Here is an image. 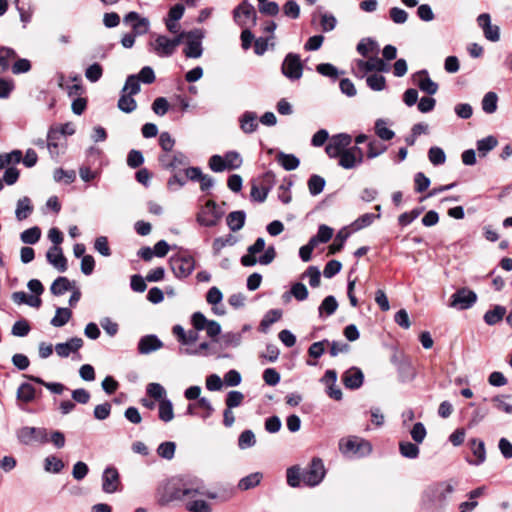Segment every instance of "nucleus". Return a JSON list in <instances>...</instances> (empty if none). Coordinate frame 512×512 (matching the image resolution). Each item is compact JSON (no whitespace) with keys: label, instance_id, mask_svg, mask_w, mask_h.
<instances>
[{"label":"nucleus","instance_id":"46","mask_svg":"<svg viewBox=\"0 0 512 512\" xmlns=\"http://www.w3.org/2000/svg\"><path fill=\"white\" fill-rule=\"evenodd\" d=\"M40 237L41 230L37 226L26 229L20 234V239L24 244H35L39 241Z\"/></svg>","mask_w":512,"mask_h":512},{"label":"nucleus","instance_id":"6","mask_svg":"<svg viewBox=\"0 0 512 512\" xmlns=\"http://www.w3.org/2000/svg\"><path fill=\"white\" fill-rule=\"evenodd\" d=\"M16 437L24 445H31L33 443L45 444L49 441L47 429L43 427H21L17 430Z\"/></svg>","mask_w":512,"mask_h":512},{"label":"nucleus","instance_id":"10","mask_svg":"<svg viewBox=\"0 0 512 512\" xmlns=\"http://www.w3.org/2000/svg\"><path fill=\"white\" fill-rule=\"evenodd\" d=\"M281 70L289 80H299L303 75V64L300 56L295 53H288L282 63Z\"/></svg>","mask_w":512,"mask_h":512},{"label":"nucleus","instance_id":"19","mask_svg":"<svg viewBox=\"0 0 512 512\" xmlns=\"http://www.w3.org/2000/svg\"><path fill=\"white\" fill-rule=\"evenodd\" d=\"M83 346V340L79 337H72L67 342L58 343L55 351L62 358L68 357L71 353L77 352Z\"/></svg>","mask_w":512,"mask_h":512},{"label":"nucleus","instance_id":"59","mask_svg":"<svg viewBox=\"0 0 512 512\" xmlns=\"http://www.w3.org/2000/svg\"><path fill=\"white\" fill-rule=\"evenodd\" d=\"M144 163V156L141 151L132 149L127 155V165L132 168H138Z\"/></svg>","mask_w":512,"mask_h":512},{"label":"nucleus","instance_id":"34","mask_svg":"<svg viewBox=\"0 0 512 512\" xmlns=\"http://www.w3.org/2000/svg\"><path fill=\"white\" fill-rule=\"evenodd\" d=\"M399 452L405 458L416 459L419 456L420 449L417 443L402 441L399 443Z\"/></svg>","mask_w":512,"mask_h":512},{"label":"nucleus","instance_id":"23","mask_svg":"<svg viewBox=\"0 0 512 512\" xmlns=\"http://www.w3.org/2000/svg\"><path fill=\"white\" fill-rule=\"evenodd\" d=\"M278 163L286 170L292 171L299 167L300 160L294 154H287L284 152H279L277 155Z\"/></svg>","mask_w":512,"mask_h":512},{"label":"nucleus","instance_id":"16","mask_svg":"<svg viewBox=\"0 0 512 512\" xmlns=\"http://www.w3.org/2000/svg\"><path fill=\"white\" fill-rule=\"evenodd\" d=\"M47 261L59 272H65L68 268L67 259L60 246H52L46 253Z\"/></svg>","mask_w":512,"mask_h":512},{"label":"nucleus","instance_id":"53","mask_svg":"<svg viewBox=\"0 0 512 512\" xmlns=\"http://www.w3.org/2000/svg\"><path fill=\"white\" fill-rule=\"evenodd\" d=\"M349 237V232L345 229H341L335 236L333 243L329 246V254H335L339 252L343 246L347 238Z\"/></svg>","mask_w":512,"mask_h":512},{"label":"nucleus","instance_id":"4","mask_svg":"<svg viewBox=\"0 0 512 512\" xmlns=\"http://www.w3.org/2000/svg\"><path fill=\"white\" fill-rule=\"evenodd\" d=\"M185 32H181L173 39L165 35H158L153 42L150 43L152 50L159 57H170L174 54L175 49L180 45L184 39Z\"/></svg>","mask_w":512,"mask_h":512},{"label":"nucleus","instance_id":"24","mask_svg":"<svg viewBox=\"0 0 512 512\" xmlns=\"http://www.w3.org/2000/svg\"><path fill=\"white\" fill-rule=\"evenodd\" d=\"M506 314V308L500 305H496L493 309L488 310L484 314V321L487 325L493 326L499 323Z\"/></svg>","mask_w":512,"mask_h":512},{"label":"nucleus","instance_id":"17","mask_svg":"<svg viewBox=\"0 0 512 512\" xmlns=\"http://www.w3.org/2000/svg\"><path fill=\"white\" fill-rule=\"evenodd\" d=\"M364 380L363 372L357 368L352 367L345 371L342 375V381L348 389H358L362 386Z\"/></svg>","mask_w":512,"mask_h":512},{"label":"nucleus","instance_id":"47","mask_svg":"<svg viewBox=\"0 0 512 512\" xmlns=\"http://www.w3.org/2000/svg\"><path fill=\"white\" fill-rule=\"evenodd\" d=\"M176 450V444L173 441L162 442L157 448V454L159 457L171 460L174 458Z\"/></svg>","mask_w":512,"mask_h":512},{"label":"nucleus","instance_id":"9","mask_svg":"<svg viewBox=\"0 0 512 512\" xmlns=\"http://www.w3.org/2000/svg\"><path fill=\"white\" fill-rule=\"evenodd\" d=\"M222 216L223 212L218 209L216 202L209 200L198 212L196 220L202 226L213 227L217 225Z\"/></svg>","mask_w":512,"mask_h":512},{"label":"nucleus","instance_id":"11","mask_svg":"<svg viewBox=\"0 0 512 512\" xmlns=\"http://www.w3.org/2000/svg\"><path fill=\"white\" fill-rule=\"evenodd\" d=\"M477 301V295L468 288L458 289L450 297L449 306L457 310H466L471 308Z\"/></svg>","mask_w":512,"mask_h":512},{"label":"nucleus","instance_id":"62","mask_svg":"<svg viewBox=\"0 0 512 512\" xmlns=\"http://www.w3.org/2000/svg\"><path fill=\"white\" fill-rule=\"evenodd\" d=\"M279 11V5L275 1L268 0L258 5V12L267 16H276Z\"/></svg>","mask_w":512,"mask_h":512},{"label":"nucleus","instance_id":"40","mask_svg":"<svg viewBox=\"0 0 512 512\" xmlns=\"http://www.w3.org/2000/svg\"><path fill=\"white\" fill-rule=\"evenodd\" d=\"M59 132L56 128L51 127L47 133V148L51 157H57L59 155L58 143Z\"/></svg>","mask_w":512,"mask_h":512},{"label":"nucleus","instance_id":"20","mask_svg":"<svg viewBox=\"0 0 512 512\" xmlns=\"http://www.w3.org/2000/svg\"><path fill=\"white\" fill-rule=\"evenodd\" d=\"M361 448L371 450L370 444L366 441L358 442L356 439L349 438L347 440L342 439L339 442V449L345 455H355L359 453Z\"/></svg>","mask_w":512,"mask_h":512},{"label":"nucleus","instance_id":"57","mask_svg":"<svg viewBox=\"0 0 512 512\" xmlns=\"http://www.w3.org/2000/svg\"><path fill=\"white\" fill-rule=\"evenodd\" d=\"M256 115L254 112H245L240 120V127L245 133H251L255 130Z\"/></svg>","mask_w":512,"mask_h":512},{"label":"nucleus","instance_id":"26","mask_svg":"<svg viewBox=\"0 0 512 512\" xmlns=\"http://www.w3.org/2000/svg\"><path fill=\"white\" fill-rule=\"evenodd\" d=\"M219 350L217 349L216 345L211 344L209 342H202L198 348L196 349H186L185 353L189 355H218V357H222L218 354ZM223 357H227V355H224Z\"/></svg>","mask_w":512,"mask_h":512},{"label":"nucleus","instance_id":"14","mask_svg":"<svg viewBox=\"0 0 512 512\" xmlns=\"http://www.w3.org/2000/svg\"><path fill=\"white\" fill-rule=\"evenodd\" d=\"M120 485V477L115 467L109 466L105 468L102 474V490L105 493L112 494L118 491Z\"/></svg>","mask_w":512,"mask_h":512},{"label":"nucleus","instance_id":"49","mask_svg":"<svg viewBox=\"0 0 512 512\" xmlns=\"http://www.w3.org/2000/svg\"><path fill=\"white\" fill-rule=\"evenodd\" d=\"M227 170L238 169L242 165V158L236 151H228L223 155Z\"/></svg>","mask_w":512,"mask_h":512},{"label":"nucleus","instance_id":"12","mask_svg":"<svg viewBox=\"0 0 512 512\" xmlns=\"http://www.w3.org/2000/svg\"><path fill=\"white\" fill-rule=\"evenodd\" d=\"M233 18L236 24L241 27H247L250 20L255 22L256 12L253 5L250 4L248 0H243V2L233 10Z\"/></svg>","mask_w":512,"mask_h":512},{"label":"nucleus","instance_id":"3","mask_svg":"<svg viewBox=\"0 0 512 512\" xmlns=\"http://www.w3.org/2000/svg\"><path fill=\"white\" fill-rule=\"evenodd\" d=\"M169 264L177 278H186L191 275L195 269L194 258L186 252H180L171 256Z\"/></svg>","mask_w":512,"mask_h":512},{"label":"nucleus","instance_id":"1","mask_svg":"<svg viewBox=\"0 0 512 512\" xmlns=\"http://www.w3.org/2000/svg\"><path fill=\"white\" fill-rule=\"evenodd\" d=\"M458 481L449 479L429 485L422 495V506L428 512H441L448 503L450 496L454 493Z\"/></svg>","mask_w":512,"mask_h":512},{"label":"nucleus","instance_id":"2","mask_svg":"<svg viewBox=\"0 0 512 512\" xmlns=\"http://www.w3.org/2000/svg\"><path fill=\"white\" fill-rule=\"evenodd\" d=\"M204 486L201 483H193L187 486L181 480L171 479L159 490V503L168 504L174 500L183 498H194L197 495H204Z\"/></svg>","mask_w":512,"mask_h":512},{"label":"nucleus","instance_id":"55","mask_svg":"<svg viewBox=\"0 0 512 512\" xmlns=\"http://www.w3.org/2000/svg\"><path fill=\"white\" fill-rule=\"evenodd\" d=\"M428 158L430 162L435 165H442L446 161V155L442 148L434 146L428 151Z\"/></svg>","mask_w":512,"mask_h":512},{"label":"nucleus","instance_id":"35","mask_svg":"<svg viewBox=\"0 0 512 512\" xmlns=\"http://www.w3.org/2000/svg\"><path fill=\"white\" fill-rule=\"evenodd\" d=\"M498 144L496 137L490 135L477 141V150L480 157H485Z\"/></svg>","mask_w":512,"mask_h":512},{"label":"nucleus","instance_id":"8","mask_svg":"<svg viewBox=\"0 0 512 512\" xmlns=\"http://www.w3.org/2000/svg\"><path fill=\"white\" fill-rule=\"evenodd\" d=\"M186 46L183 50L187 58L197 59L203 54L202 39L204 38V31L202 29H193L185 32Z\"/></svg>","mask_w":512,"mask_h":512},{"label":"nucleus","instance_id":"37","mask_svg":"<svg viewBox=\"0 0 512 512\" xmlns=\"http://www.w3.org/2000/svg\"><path fill=\"white\" fill-rule=\"evenodd\" d=\"M71 316L72 312L69 308L58 307L50 323L54 327H62L70 320Z\"/></svg>","mask_w":512,"mask_h":512},{"label":"nucleus","instance_id":"18","mask_svg":"<svg viewBox=\"0 0 512 512\" xmlns=\"http://www.w3.org/2000/svg\"><path fill=\"white\" fill-rule=\"evenodd\" d=\"M162 341L153 334L145 335L138 342V352L143 355L150 354L162 348Z\"/></svg>","mask_w":512,"mask_h":512},{"label":"nucleus","instance_id":"36","mask_svg":"<svg viewBox=\"0 0 512 512\" xmlns=\"http://www.w3.org/2000/svg\"><path fill=\"white\" fill-rule=\"evenodd\" d=\"M498 96L495 92H487L481 102L482 110L487 114H493L497 110Z\"/></svg>","mask_w":512,"mask_h":512},{"label":"nucleus","instance_id":"45","mask_svg":"<svg viewBox=\"0 0 512 512\" xmlns=\"http://www.w3.org/2000/svg\"><path fill=\"white\" fill-rule=\"evenodd\" d=\"M21 160L22 152L20 150H13L10 153L0 154V170L10 164H18Z\"/></svg>","mask_w":512,"mask_h":512},{"label":"nucleus","instance_id":"28","mask_svg":"<svg viewBox=\"0 0 512 512\" xmlns=\"http://www.w3.org/2000/svg\"><path fill=\"white\" fill-rule=\"evenodd\" d=\"M117 107L120 111L129 114L136 110L137 103L132 95L126 94V92L121 91Z\"/></svg>","mask_w":512,"mask_h":512},{"label":"nucleus","instance_id":"43","mask_svg":"<svg viewBox=\"0 0 512 512\" xmlns=\"http://www.w3.org/2000/svg\"><path fill=\"white\" fill-rule=\"evenodd\" d=\"M35 388L29 383H22L17 390V398L25 403H30L35 398Z\"/></svg>","mask_w":512,"mask_h":512},{"label":"nucleus","instance_id":"29","mask_svg":"<svg viewBox=\"0 0 512 512\" xmlns=\"http://www.w3.org/2000/svg\"><path fill=\"white\" fill-rule=\"evenodd\" d=\"M71 289V282L67 277L64 276H59L58 278H56L50 287L51 293L55 296H61Z\"/></svg>","mask_w":512,"mask_h":512},{"label":"nucleus","instance_id":"61","mask_svg":"<svg viewBox=\"0 0 512 512\" xmlns=\"http://www.w3.org/2000/svg\"><path fill=\"white\" fill-rule=\"evenodd\" d=\"M30 329L31 328H30L28 321L22 319V320L16 321L13 324L11 333H12V335L17 336V337H25L30 332Z\"/></svg>","mask_w":512,"mask_h":512},{"label":"nucleus","instance_id":"50","mask_svg":"<svg viewBox=\"0 0 512 512\" xmlns=\"http://www.w3.org/2000/svg\"><path fill=\"white\" fill-rule=\"evenodd\" d=\"M316 71L321 74L322 76L328 77L332 80H336L339 75L342 73L340 72L337 67L330 63H321L316 66Z\"/></svg>","mask_w":512,"mask_h":512},{"label":"nucleus","instance_id":"42","mask_svg":"<svg viewBox=\"0 0 512 512\" xmlns=\"http://www.w3.org/2000/svg\"><path fill=\"white\" fill-rule=\"evenodd\" d=\"M397 369H398L400 380L402 382H408V381H411L414 379L415 371H414L412 364L409 361H407V360L401 361L398 364Z\"/></svg>","mask_w":512,"mask_h":512},{"label":"nucleus","instance_id":"51","mask_svg":"<svg viewBox=\"0 0 512 512\" xmlns=\"http://www.w3.org/2000/svg\"><path fill=\"white\" fill-rule=\"evenodd\" d=\"M379 214H373V213H365L358 217L353 223L352 227L355 231L361 230L365 227L370 226L375 219L379 218Z\"/></svg>","mask_w":512,"mask_h":512},{"label":"nucleus","instance_id":"44","mask_svg":"<svg viewBox=\"0 0 512 512\" xmlns=\"http://www.w3.org/2000/svg\"><path fill=\"white\" fill-rule=\"evenodd\" d=\"M375 133L380 139L384 141H389L395 136L394 131L387 127V123L383 119L376 120Z\"/></svg>","mask_w":512,"mask_h":512},{"label":"nucleus","instance_id":"22","mask_svg":"<svg viewBox=\"0 0 512 512\" xmlns=\"http://www.w3.org/2000/svg\"><path fill=\"white\" fill-rule=\"evenodd\" d=\"M357 52L363 56L368 57L370 53H377L379 50V45L376 40L373 38L367 37L363 38L359 41L356 46Z\"/></svg>","mask_w":512,"mask_h":512},{"label":"nucleus","instance_id":"21","mask_svg":"<svg viewBox=\"0 0 512 512\" xmlns=\"http://www.w3.org/2000/svg\"><path fill=\"white\" fill-rule=\"evenodd\" d=\"M468 444L473 455L476 457V460L469 461V463L475 466H479L482 463H484V461L486 460V450L484 442L477 438H472L469 440Z\"/></svg>","mask_w":512,"mask_h":512},{"label":"nucleus","instance_id":"41","mask_svg":"<svg viewBox=\"0 0 512 512\" xmlns=\"http://www.w3.org/2000/svg\"><path fill=\"white\" fill-rule=\"evenodd\" d=\"M282 317V310L272 309L269 310L261 320L260 326L263 332H266L269 327L275 322L279 321Z\"/></svg>","mask_w":512,"mask_h":512},{"label":"nucleus","instance_id":"27","mask_svg":"<svg viewBox=\"0 0 512 512\" xmlns=\"http://www.w3.org/2000/svg\"><path fill=\"white\" fill-rule=\"evenodd\" d=\"M338 308V302L332 295L325 297L318 308L319 317L322 318L324 315H333Z\"/></svg>","mask_w":512,"mask_h":512},{"label":"nucleus","instance_id":"58","mask_svg":"<svg viewBox=\"0 0 512 512\" xmlns=\"http://www.w3.org/2000/svg\"><path fill=\"white\" fill-rule=\"evenodd\" d=\"M387 150V146L373 139L368 143L367 157L373 159L383 154Z\"/></svg>","mask_w":512,"mask_h":512},{"label":"nucleus","instance_id":"54","mask_svg":"<svg viewBox=\"0 0 512 512\" xmlns=\"http://www.w3.org/2000/svg\"><path fill=\"white\" fill-rule=\"evenodd\" d=\"M64 468V463L56 456H48L44 461V469L47 472L59 473Z\"/></svg>","mask_w":512,"mask_h":512},{"label":"nucleus","instance_id":"13","mask_svg":"<svg viewBox=\"0 0 512 512\" xmlns=\"http://www.w3.org/2000/svg\"><path fill=\"white\" fill-rule=\"evenodd\" d=\"M276 28L277 24L274 21H267L265 24H263V32L270 35L268 37H258V55H262L267 50H273L275 48L276 43L274 31Z\"/></svg>","mask_w":512,"mask_h":512},{"label":"nucleus","instance_id":"30","mask_svg":"<svg viewBox=\"0 0 512 512\" xmlns=\"http://www.w3.org/2000/svg\"><path fill=\"white\" fill-rule=\"evenodd\" d=\"M159 419L165 423L174 419L173 404L171 400L164 398L159 402Z\"/></svg>","mask_w":512,"mask_h":512},{"label":"nucleus","instance_id":"38","mask_svg":"<svg viewBox=\"0 0 512 512\" xmlns=\"http://www.w3.org/2000/svg\"><path fill=\"white\" fill-rule=\"evenodd\" d=\"M140 79L136 74H131L126 78L125 84L122 88V92H126L129 95H136L141 90Z\"/></svg>","mask_w":512,"mask_h":512},{"label":"nucleus","instance_id":"60","mask_svg":"<svg viewBox=\"0 0 512 512\" xmlns=\"http://www.w3.org/2000/svg\"><path fill=\"white\" fill-rule=\"evenodd\" d=\"M410 435L415 443H422L427 435L424 424L422 422L415 423L410 431Z\"/></svg>","mask_w":512,"mask_h":512},{"label":"nucleus","instance_id":"32","mask_svg":"<svg viewBox=\"0 0 512 512\" xmlns=\"http://www.w3.org/2000/svg\"><path fill=\"white\" fill-rule=\"evenodd\" d=\"M33 211V206L28 197H23L18 200L15 211V216L19 221L26 219Z\"/></svg>","mask_w":512,"mask_h":512},{"label":"nucleus","instance_id":"33","mask_svg":"<svg viewBox=\"0 0 512 512\" xmlns=\"http://www.w3.org/2000/svg\"><path fill=\"white\" fill-rule=\"evenodd\" d=\"M30 381L32 382H35L37 384H40V385H43L44 387H46L51 393H54V394H62L64 392V390L66 389V387L62 384V383H59V382H46L44 381L42 378L40 377H37V376H33V375H27L26 376Z\"/></svg>","mask_w":512,"mask_h":512},{"label":"nucleus","instance_id":"15","mask_svg":"<svg viewBox=\"0 0 512 512\" xmlns=\"http://www.w3.org/2000/svg\"><path fill=\"white\" fill-rule=\"evenodd\" d=\"M413 78L422 92H425L429 95H434L437 93L439 86L430 78L427 70L423 69L416 72L413 75Z\"/></svg>","mask_w":512,"mask_h":512},{"label":"nucleus","instance_id":"31","mask_svg":"<svg viewBox=\"0 0 512 512\" xmlns=\"http://www.w3.org/2000/svg\"><path fill=\"white\" fill-rule=\"evenodd\" d=\"M17 56L13 48L2 46L0 47V73H5L10 67V61Z\"/></svg>","mask_w":512,"mask_h":512},{"label":"nucleus","instance_id":"25","mask_svg":"<svg viewBox=\"0 0 512 512\" xmlns=\"http://www.w3.org/2000/svg\"><path fill=\"white\" fill-rule=\"evenodd\" d=\"M245 218L244 211H233L227 215L226 222L230 230L236 232L244 226Z\"/></svg>","mask_w":512,"mask_h":512},{"label":"nucleus","instance_id":"52","mask_svg":"<svg viewBox=\"0 0 512 512\" xmlns=\"http://www.w3.org/2000/svg\"><path fill=\"white\" fill-rule=\"evenodd\" d=\"M241 342V335L237 333H226L218 338L219 345L223 348L237 347Z\"/></svg>","mask_w":512,"mask_h":512},{"label":"nucleus","instance_id":"7","mask_svg":"<svg viewBox=\"0 0 512 512\" xmlns=\"http://www.w3.org/2000/svg\"><path fill=\"white\" fill-rule=\"evenodd\" d=\"M355 64L356 70L354 74L361 79L369 72L382 73L390 70V65L377 56L369 57L368 60L358 59L355 61Z\"/></svg>","mask_w":512,"mask_h":512},{"label":"nucleus","instance_id":"48","mask_svg":"<svg viewBox=\"0 0 512 512\" xmlns=\"http://www.w3.org/2000/svg\"><path fill=\"white\" fill-rule=\"evenodd\" d=\"M325 179L319 175H312L308 180V189L311 195L316 196L320 194L325 187Z\"/></svg>","mask_w":512,"mask_h":512},{"label":"nucleus","instance_id":"5","mask_svg":"<svg viewBox=\"0 0 512 512\" xmlns=\"http://www.w3.org/2000/svg\"><path fill=\"white\" fill-rule=\"evenodd\" d=\"M326 475V469L322 459L313 458L310 464L302 471V482L310 487L317 486Z\"/></svg>","mask_w":512,"mask_h":512},{"label":"nucleus","instance_id":"56","mask_svg":"<svg viewBox=\"0 0 512 512\" xmlns=\"http://www.w3.org/2000/svg\"><path fill=\"white\" fill-rule=\"evenodd\" d=\"M361 162H358L357 158L348 151L347 149L342 153L339 158V165L344 169H353L360 165Z\"/></svg>","mask_w":512,"mask_h":512},{"label":"nucleus","instance_id":"39","mask_svg":"<svg viewBox=\"0 0 512 512\" xmlns=\"http://www.w3.org/2000/svg\"><path fill=\"white\" fill-rule=\"evenodd\" d=\"M366 84L373 91H383L386 88V79L383 75L374 73L366 77Z\"/></svg>","mask_w":512,"mask_h":512},{"label":"nucleus","instance_id":"63","mask_svg":"<svg viewBox=\"0 0 512 512\" xmlns=\"http://www.w3.org/2000/svg\"><path fill=\"white\" fill-rule=\"evenodd\" d=\"M103 74V69L100 64L93 63L85 70V77L92 83L97 82Z\"/></svg>","mask_w":512,"mask_h":512},{"label":"nucleus","instance_id":"64","mask_svg":"<svg viewBox=\"0 0 512 512\" xmlns=\"http://www.w3.org/2000/svg\"><path fill=\"white\" fill-rule=\"evenodd\" d=\"M186 509L190 512H211L209 504L204 500H190L186 503Z\"/></svg>","mask_w":512,"mask_h":512}]
</instances>
